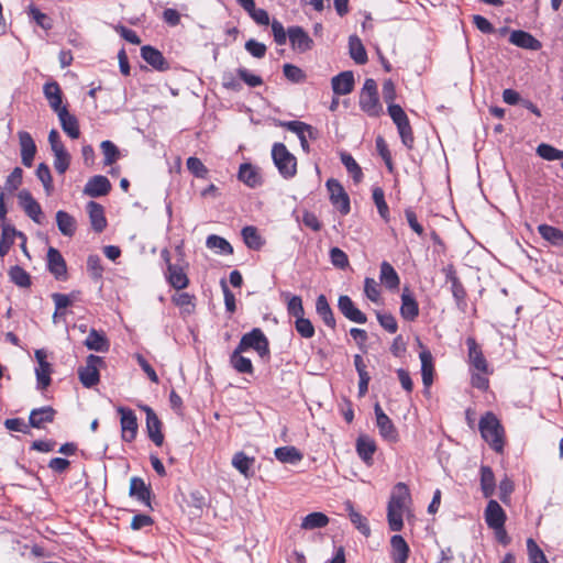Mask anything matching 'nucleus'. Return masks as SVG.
<instances>
[{
  "mask_svg": "<svg viewBox=\"0 0 563 563\" xmlns=\"http://www.w3.org/2000/svg\"><path fill=\"white\" fill-rule=\"evenodd\" d=\"M10 280L19 287L26 288L31 285V277L29 273L22 267L15 265L9 269Z\"/></svg>",
  "mask_w": 563,
  "mask_h": 563,
  "instance_id": "8fccbe9b",
  "label": "nucleus"
},
{
  "mask_svg": "<svg viewBox=\"0 0 563 563\" xmlns=\"http://www.w3.org/2000/svg\"><path fill=\"white\" fill-rule=\"evenodd\" d=\"M280 125L286 128L288 131H291L297 134L298 137L303 135L305 133H308V136L310 139L317 137V130L313 129L311 125L301 122V121H285L280 122Z\"/></svg>",
  "mask_w": 563,
  "mask_h": 563,
  "instance_id": "c03bdc74",
  "label": "nucleus"
},
{
  "mask_svg": "<svg viewBox=\"0 0 563 563\" xmlns=\"http://www.w3.org/2000/svg\"><path fill=\"white\" fill-rule=\"evenodd\" d=\"M20 207L35 223L42 224L43 211L40 203L33 198L30 191L21 190L18 195Z\"/></svg>",
  "mask_w": 563,
  "mask_h": 563,
  "instance_id": "9d476101",
  "label": "nucleus"
},
{
  "mask_svg": "<svg viewBox=\"0 0 563 563\" xmlns=\"http://www.w3.org/2000/svg\"><path fill=\"white\" fill-rule=\"evenodd\" d=\"M87 212L89 214L92 229L96 232H102L107 227L103 207L96 201H89L87 205Z\"/></svg>",
  "mask_w": 563,
  "mask_h": 563,
  "instance_id": "b1692460",
  "label": "nucleus"
},
{
  "mask_svg": "<svg viewBox=\"0 0 563 563\" xmlns=\"http://www.w3.org/2000/svg\"><path fill=\"white\" fill-rule=\"evenodd\" d=\"M338 307H339L340 311L342 312V314L350 321L356 322L360 324L366 323L367 318H366L365 313H363L358 308L355 307L354 302L352 301V299L349 296H346V295L340 296L339 300H338Z\"/></svg>",
  "mask_w": 563,
  "mask_h": 563,
  "instance_id": "f8f14e48",
  "label": "nucleus"
},
{
  "mask_svg": "<svg viewBox=\"0 0 563 563\" xmlns=\"http://www.w3.org/2000/svg\"><path fill=\"white\" fill-rule=\"evenodd\" d=\"M111 190V183L106 176L97 175L91 177L84 188V194L91 197L106 196Z\"/></svg>",
  "mask_w": 563,
  "mask_h": 563,
  "instance_id": "4468645a",
  "label": "nucleus"
},
{
  "mask_svg": "<svg viewBox=\"0 0 563 563\" xmlns=\"http://www.w3.org/2000/svg\"><path fill=\"white\" fill-rule=\"evenodd\" d=\"M527 549L530 563H549L543 551L532 539L527 540Z\"/></svg>",
  "mask_w": 563,
  "mask_h": 563,
  "instance_id": "338daca9",
  "label": "nucleus"
},
{
  "mask_svg": "<svg viewBox=\"0 0 563 563\" xmlns=\"http://www.w3.org/2000/svg\"><path fill=\"white\" fill-rule=\"evenodd\" d=\"M495 475L489 466L481 467V488L484 497L489 498L495 493Z\"/></svg>",
  "mask_w": 563,
  "mask_h": 563,
  "instance_id": "37998d69",
  "label": "nucleus"
},
{
  "mask_svg": "<svg viewBox=\"0 0 563 563\" xmlns=\"http://www.w3.org/2000/svg\"><path fill=\"white\" fill-rule=\"evenodd\" d=\"M29 15L36 22L43 30H51L53 24L51 18L41 12L36 7L31 5L29 8Z\"/></svg>",
  "mask_w": 563,
  "mask_h": 563,
  "instance_id": "69168bd1",
  "label": "nucleus"
},
{
  "mask_svg": "<svg viewBox=\"0 0 563 563\" xmlns=\"http://www.w3.org/2000/svg\"><path fill=\"white\" fill-rule=\"evenodd\" d=\"M118 412L121 416V431L122 439L126 442H131L135 439L137 433V419L132 409L119 407Z\"/></svg>",
  "mask_w": 563,
  "mask_h": 563,
  "instance_id": "1a4fd4ad",
  "label": "nucleus"
},
{
  "mask_svg": "<svg viewBox=\"0 0 563 563\" xmlns=\"http://www.w3.org/2000/svg\"><path fill=\"white\" fill-rule=\"evenodd\" d=\"M52 299L55 303V312L53 314V321L57 322V318L63 316V310L69 307L76 299H77V292L71 294H60V292H54L52 295Z\"/></svg>",
  "mask_w": 563,
  "mask_h": 563,
  "instance_id": "72a5a7b5",
  "label": "nucleus"
},
{
  "mask_svg": "<svg viewBox=\"0 0 563 563\" xmlns=\"http://www.w3.org/2000/svg\"><path fill=\"white\" fill-rule=\"evenodd\" d=\"M411 496L405 483L394 486L387 505V521L391 531L398 532L404 527V515L409 510Z\"/></svg>",
  "mask_w": 563,
  "mask_h": 563,
  "instance_id": "f257e3e1",
  "label": "nucleus"
},
{
  "mask_svg": "<svg viewBox=\"0 0 563 563\" xmlns=\"http://www.w3.org/2000/svg\"><path fill=\"white\" fill-rule=\"evenodd\" d=\"M274 455L279 462L292 465L298 464L303 459L302 453L291 445L275 449Z\"/></svg>",
  "mask_w": 563,
  "mask_h": 563,
  "instance_id": "7c9ffc66",
  "label": "nucleus"
},
{
  "mask_svg": "<svg viewBox=\"0 0 563 563\" xmlns=\"http://www.w3.org/2000/svg\"><path fill=\"white\" fill-rule=\"evenodd\" d=\"M388 114L397 128L409 123V119L404 109L396 103L388 104Z\"/></svg>",
  "mask_w": 563,
  "mask_h": 563,
  "instance_id": "680f3d73",
  "label": "nucleus"
},
{
  "mask_svg": "<svg viewBox=\"0 0 563 563\" xmlns=\"http://www.w3.org/2000/svg\"><path fill=\"white\" fill-rule=\"evenodd\" d=\"M341 162L345 166L346 170L352 176L353 180L357 184L363 178V173L360 167V165L356 163V161L352 157L349 153H341Z\"/></svg>",
  "mask_w": 563,
  "mask_h": 563,
  "instance_id": "09e8293b",
  "label": "nucleus"
},
{
  "mask_svg": "<svg viewBox=\"0 0 563 563\" xmlns=\"http://www.w3.org/2000/svg\"><path fill=\"white\" fill-rule=\"evenodd\" d=\"M349 49L352 59L358 64L364 65L367 62V53L362 41L356 35H351L349 38Z\"/></svg>",
  "mask_w": 563,
  "mask_h": 563,
  "instance_id": "79ce46f5",
  "label": "nucleus"
},
{
  "mask_svg": "<svg viewBox=\"0 0 563 563\" xmlns=\"http://www.w3.org/2000/svg\"><path fill=\"white\" fill-rule=\"evenodd\" d=\"M287 300V311L290 316L298 318L305 314L302 299L300 296L286 292L283 295Z\"/></svg>",
  "mask_w": 563,
  "mask_h": 563,
  "instance_id": "3c124183",
  "label": "nucleus"
},
{
  "mask_svg": "<svg viewBox=\"0 0 563 563\" xmlns=\"http://www.w3.org/2000/svg\"><path fill=\"white\" fill-rule=\"evenodd\" d=\"M141 55L143 59L155 69L165 70L167 68L166 59L158 49L150 45H145L141 48Z\"/></svg>",
  "mask_w": 563,
  "mask_h": 563,
  "instance_id": "c85d7f7f",
  "label": "nucleus"
},
{
  "mask_svg": "<svg viewBox=\"0 0 563 563\" xmlns=\"http://www.w3.org/2000/svg\"><path fill=\"white\" fill-rule=\"evenodd\" d=\"M537 154L545 161H558L563 159V151L555 148L554 146L541 143L537 147Z\"/></svg>",
  "mask_w": 563,
  "mask_h": 563,
  "instance_id": "864d4df0",
  "label": "nucleus"
},
{
  "mask_svg": "<svg viewBox=\"0 0 563 563\" xmlns=\"http://www.w3.org/2000/svg\"><path fill=\"white\" fill-rule=\"evenodd\" d=\"M466 344L468 347V358L471 365L478 372L487 373V361L484 357L483 352L478 344L476 343L475 339L468 338L466 340Z\"/></svg>",
  "mask_w": 563,
  "mask_h": 563,
  "instance_id": "4be33fe9",
  "label": "nucleus"
},
{
  "mask_svg": "<svg viewBox=\"0 0 563 563\" xmlns=\"http://www.w3.org/2000/svg\"><path fill=\"white\" fill-rule=\"evenodd\" d=\"M376 451V444L374 440L366 435H361L356 440V452L362 461H364L367 465H371L373 462V455Z\"/></svg>",
  "mask_w": 563,
  "mask_h": 563,
  "instance_id": "cd10ccee",
  "label": "nucleus"
},
{
  "mask_svg": "<svg viewBox=\"0 0 563 563\" xmlns=\"http://www.w3.org/2000/svg\"><path fill=\"white\" fill-rule=\"evenodd\" d=\"M56 223L60 233L65 236H73L76 232V220L66 211L56 212Z\"/></svg>",
  "mask_w": 563,
  "mask_h": 563,
  "instance_id": "f704fd0d",
  "label": "nucleus"
},
{
  "mask_svg": "<svg viewBox=\"0 0 563 563\" xmlns=\"http://www.w3.org/2000/svg\"><path fill=\"white\" fill-rule=\"evenodd\" d=\"M380 283L388 289H396L399 286V276L395 268L386 261L380 264Z\"/></svg>",
  "mask_w": 563,
  "mask_h": 563,
  "instance_id": "ea45409f",
  "label": "nucleus"
},
{
  "mask_svg": "<svg viewBox=\"0 0 563 563\" xmlns=\"http://www.w3.org/2000/svg\"><path fill=\"white\" fill-rule=\"evenodd\" d=\"M19 143L21 148V159L23 165L31 167L36 153V145L32 135L26 131H20L18 133Z\"/></svg>",
  "mask_w": 563,
  "mask_h": 563,
  "instance_id": "dca6fc26",
  "label": "nucleus"
},
{
  "mask_svg": "<svg viewBox=\"0 0 563 563\" xmlns=\"http://www.w3.org/2000/svg\"><path fill=\"white\" fill-rule=\"evenodd\" d=\"M57 117L59 119L63 131L70 139H78L80 136L78 120L75 115L70 114L67 109H62Z\"/></svg>",
  "mask_w": 563,
  "mask_h": 563,
  "instance_id": "bb28decb",
  "label": "nucleus"
},
{
  "mask_svg": "<svg viewBox=\"0 0 563 563\" xmlns=\"http://www.w3.org/2000/svg\"><path fill=\"white\" fill-rule=\"evenodd\" d=\"M253 459L249 457L244 452H238L233 455L232 465L244 476H249V471L253 463Z\"/></svg>",
  "mask_w": 563,
  "mask_h": 563,
  "instance_id": "13d9d810",
  "label": "nucleus"
},
{
  "mask_svg": "<svg viewBox=\"0 0 563 563\" xmlns=\"http://www.w3.org/2000/svg\"><path fill=\"white\" fill-rule=\"evenodd\" d=\"M173 302L178 306L183 312L191 313L195 310V297L188 292H180L173 296Z\"/></svg>",
  "mask_w": 563,
  "mask_h": 563,
  "instance_id": "6e6d98bb",
  "label": "nucleus"
},
{
  "mask_svg": "<svg viewBox=\"0 0 563 563\" xmlns=\"http://www.w3.org/2000/svg\"><path fill=\"white\" fill-rule=\"evenodd\" d=\"M146 412V429L148 438L157 445L161 446L164 441V435L161 431L162 423L156 413L150 407H145Z\"/></svg>",
  "mask_w": 563,
  "mask_h": 563,
  "instance_id": "6ab92c4d",
  "label": "nucleus"
},
{
  "mask_svg": "<svg viewBox=\"0 0 563 563\" xmlns=\"http://www.w3.org/2000/svg\"><path fill=\"white\" fill-rule=\"evenodd\" d=\"M0 257L5 256L14 243L15 236L24 238V233L18 231L13 225L1 223Z\"/></svg>",
  "mask_w": 563,
  "mask_h": 563,
  "instance_id": "aec40b11",
  "label": "nucleus"
},
{
  "mask_svg": "<svg viewBox=\"0 0 563 563\" xmlns=\"http://www.w3.org/2000/svg\"><path fill=\"white\" fill-rule=\"evenodd\" d=\"M375 416H376V424L379 430V434L384 438V440L395 443L398 440V432L395 428L390 418L383 411L379 404H376L374 407Z\"/></svg>",
  "mask_w": 563,
  "mask_h": 563,
  "instance_id": "6e6552de",
  "label": "nucleus"
},
{
  "mask_svg": "<svg viewBox=\"0 0 563 563\" xmlns=\"http://www.w3.org/2000/svg\"><path fill=\"white\" fill-rule=\"evenodd\" d=\"M390 548V556L395 563H407L410 549L401 536L395 534L391 537Z\"/></svg>",
  "mask_w": 563,
  "mask_h": 563,
  "instance_id": "412c9836",
  "label": "nucleus"
},
{
  "mask_svg": "<svg viewBox=\"0 0 563 563\" xmlns=\"http://www.w3.org/2000/svg\"><path fill=\"white\" fill-rule=\"evenodd\" d=\"M55 410L52 407L34 409L30 413V424L33 428H42L45 422L54 420Z\"/></svg>",
  "mask_w": 563,
  "mask_h": 563,
  "instance_id": "c9c22d12",
  "label": "nucleus"
},
{
  "mask_svg": "<svg viewBox=\"0 0 563 563\" xmlns=\"http://www.w3.org/2000/svg\"><path fill=\"white\" fill-rule=\"evenodd\" d=\"M84 344L88 350L96 352H107L110 347L107 338L95 329L89 332Z\"/></svg>",
  "mask_w": 563,
  "mask_h": 563,
  "instance_id": "473e14b6",
  "label": "nucleus"
},
{
  "mask_svg": "<svg viewBox=\"0 0 563 563\" xmlns=\"http://www.w3.org/2000/svg\"><path fill=\"white\" fill-rule=\"evenodd\" d=\"M100 148L104 155L103 163L106 166H111L118 161L120 152L114 143L111 141H103L100 144Z\"/></svg>",
  "mask_w": 563,
  "mask_h": 563,
  "instance_id": "4d7b16f0",
  "label": "nucleus"
},
{
  "mask_svg": "<svg viewBox=\"0 0 563 563\" xmlns=\"http://www.w3.org/2000/svg\"><path fill=\"white\" fill-rule=\"evenodd\" d=\"M240 351H246L253 349L257 352L261 357H265L269 354L268 340L258 328L253 329L251 332L245 333L236 346Z\"/></svg>",
  "mask_w": 563,
  "mask_h": 563,
  "instance_id": "39448f33",
  "label": "nucleus"
},
{
  "mask_svg": "<svg viewBox=\"0 0 563 563\" xmlns=\"http://www.w3.org/2000/svg\"><path fill=\"white\" fill-rule=\"evenodd\" d=\"M70 164V155L67 150L54 152V168L58 174H64Z\"/></svg>",
  "mask_w": 563,
  "mask_h": 563,
  "instance_id": "e2e57ef3",
  "label": "nucleus"
},
{
  "mask_svg": "<svg viewBox=\"0 0 563 563\" xmlns=\"http://www.w3.org/2000/svg\"><path fill=\"white\" fill-rule=\"evenodd\" d=\"M238 176L242 183L251 188L261 185V176L257 169L250 163L241 164Z\"/></svg>",
  "mask_w": 563,
  "mask_h": 563,
  "instance_id": "2f4dec72",
  "label": "nucleus"
},
{
  "mask_svg": "<svg viewBox=\"0 0 563 563\" xmlns=\"http://www.w3.org/2000/svg\"><path fill=\"white\" fill-rule=\"evenodd\" d=\"M349 517L351 522L355 526V528L364 536H369L371 528L368 526L367 519L362 516L360 512L353 509L352 506H349Z\"/></svg>",
  "mask_w": 563,
  "mask_h": 563,
  "instance_id": "5fc2aeb1",
  "label": "nucleus"
},
{
  "mask_svg": "<svg viewBox=\"0 0 563 563\" xmlns=\"http://www.w3.org/2000/svg\"><path fill=\"white\" fill-rule=\"evenodd\" d=\"M400 314L408 321H413L419 314L418 302L407 288L401 294Z\"/></svg>",
  "mask_w": 563,
  "mask_h": 563,
  "instance_id": "393cba45",
  "label": "nucleus"
},
{
  "mask_svg": "<svg viewBox=\"0 0 563 563\" xmlns=\"http://www.w3.org/2000/svg\"><path fill=\"white\" fill-rule=\"evenodd\" d=\"M130 496L142 504L150 506L151 489L140 477H132L130 481Z\"/></svg>",
  "mask_w": 563,
  "mask_h": 563,
  "instance_id": "c756f323",
  "label": "nucleus"
},
{
  "mask_svg": "<svg viewBox=\"0 0 563 563\" xmlns=\"http://www.w3.org/2000/svg\"><path fill=\"white\" fill-rule=\"evenodd\" d=\"M316 311L328 327L332 329L335 327V319L332 309L324 295L318 296L316 301Z\"/></svg>",
  "mask_w": 563,
  "mask_h": 563,
  "instance_id": "a19ab883",
  "label": "nucleus"
},
{
  "mask_svg": "<svg viewBox=\"0 0 563 563\" xmlns=\"http://www.w3.org/2000/svg\"><path fill=\"white\" fill-rule=\"evenodd\" d=\"M484 518L488 528L492 529L505 526L507 516L501 506L495 499H490L485 508Z\"/></svg>",
  "mask_w": 563,
  "mask_h": 563,
  "instance_id": "ddd939ff",
  "label": "nucleus"
},
{
  "mask_svg": "<svg viewBox=\"0 0 563 563\" xmlns=\"http://www.w3.org/2000/svg\"><path fill=\"white\" fill-rule=\"evenodd\" d=\"M328 522L329 518L324 514L311 512L302 519L301 528L305 530H313L325 527Z\"/></svg>",
  "mask_w": 563,
  "mask_h": 563,
  "instance_id": "49530a36",
  "label": "nucleus"
},
{
  "mask_svg": "<svg viewBox=\"0 0 563 563\" xmlns=\"http://www.w3.org/2000/svg\"><path fill=\"white\" fill-rule=\"evenodd\" d=\"M373 200L378 210L379 216L385 220H389V208L385 201V194L380 187L373 189Z\"/></svg>",
  "mask_w": 563,
  "mask_h": 563,
  "instance_id": "603ef678",
  "label": "nucleus"
},
{
  "mask_svg": "<svg viewBox=\"0 0 563 563\" xmlns=\"http://www.w3.org/2000/svg\"><path fill=\"white\" fill-rule=\"evenodd\" d=\"M37 386L40 389H45L51 384V364L48 362H41L35 369Z\"/></svg>",
  "mask_w": 563,
  "mask_h": 563,
  "instance_id": "bf43d9fd",
  "label": "nucleus"
},
{
  "mask_svg": "<svg viewBox=\"0 0 563 563\" xmlns=\"http://www.w3.org/2000/svg\"><path fill=\"white\" fill-rule=\"evenodd\" d=\"M206 245L208 249L217 250L220 254L230 255L233 253L231 244L225 239L216 234L207 238Z\"/></svg>",
  "mask_w": 563,
  "mask_h": 563,
  "instance_id": "de8ad7c7",
  "label": "nucleus"
},
{
  "mask_svg": "<svg viewBox=\"0 0 563 563\" xmlns=\"http://www.w3.org/2000/svg\"><path fill=\"white\" fill-rule=\"evenodd\" d=\"M295 328L297 332L305 339H310L314 335L313 324L303 316L296 318Z\"/></svg>",
  "mask_w": 563,
  "mask_h": 563,
  "instance_id": "0e129e2a",
  "label": "nucleus"
},
{
  "mask_svg": "<svg viewBox=\"0 0 563 563\" xmlns=\"http://www.w3.org/2000/svg\"><path fill=\"white\" fill-rule=\"evenodd\" d=\"M422 383L426 387L433 382V357L430 351L423 350L420 355Z\"/></svg>",
  "mask_w": 563,
  "mask_h": 563,
  "instance_id": "4c0bfd02",
  "label": "nucleus"
},
{
  "mask_svg": "<svg viewBox=\"0 0 563 563\" xmlns=\"http://www.w3.org/2000/svg\"><path fill=\"white\" fill-rule=\"evenodd\" d=\"M272 157L280 175L285 178H291L297 173V159L287 150L285 144L275 143L272 148Z\"/></svg>",
  "mask_w": 563,
  "mask_h": 563,
  "instance_id": "7ed1b4c3",
  "label": "nucleus"
},
{
  "mask_svg": "<svg viewBox=\"0 0 563 563\" xmlns=\"http://www.w3.org/2000/svg\"><path fill=\"white\" fill-rule=\"evenodd\" d=\"M43 92L49 107L56 114L60 113L62 109H67L63 106V93L56 81L46 82L43 87Z\"/></svg>",
  "mask_w": 563,
  "mask_h": 563,
  "instance_id": "f3484780",
  "label": "nucleus"
},
{
  "mask_svg": "<svg viewBox=\"0 0 563 563\" xmlns=\"http://www.w3.org/2000/svg\"><path fill=\"white\" fill-rule=\"evenodd\" d=\"M242 236L249 249L260 250L264 245V240L255 227L249 225L243 228Z\"/></svg>",
  "mask_w": 563,
  "mask_h": 563,
  "instance_id": "a18cd8bd",
  "label": "nucleus"
},
{
  "mask_svg": "<svg viewBox=\"0 0 563 563\" xmlns=\"http://www.w3.org/2000/svg\"><path fill=\"white\" fill-rule=\"evenodd\" d=\"M478 428L482 438L489 446L496 452H501L505 444V431L496 415L490 411L486 412L482 416Z\"/></svg>",
  "mask_w": 563,
  "mask_h": 563,
  "instance_id": "f03ea898",
  "label": "nucleus"
},
{
  "mask_svg": "<svg viewBox=\"0 0 563 563\" xmlns=\"http://www.w3.org/2000/svg\"><path fill=\"white\" fill-rule=\"evenodd\" d=\"M354 75L352 71H342L331 79L332 90L338 96L349 95L354 89Z\"/></svg>",
  "mask_w": 563,
  "mask_h": 563,
  "instance_id": "a211bd4d",
  "label": "nucleus"
},
{
  "mask_svg": "<svg viewBox=\"0 0 563 563\" xmlns=\"http://www.w3.org/2000/svg\"><path fill=\"white\" fill-rule=\"evenodd\" d=\"M102 364V357L93 354L87 356L86 365L78 369L79 379L85 387L91 388L99 383V367Z\"/></svg>",
  "mask_w": 563,
  "mask_h": 563,
  "instance_id": "423d86ee",
  "label": "nucleus"
},
{
  "mask_svg": "<svg viewBox=\"0 0 563 563\" xmlns=\"http://www.w3.org/2000/svg\"><path fill=\"white\" fill-rule=\"evenodd\" d=\"M539 234L553 246L563 247V231L549 224L538 227Z\"/></svg>",
  "mask_w": 563,
  "mask_h": 563,
  "instance_id": "58836bf2",
  "label": "nucleus"
},
{
  "mask_svg": "<svg viewBox=\"0 0 563 563\" xmlns=\"http://www.w3.org/2000/svg\"><path fill=\"white\" fill-rule=\"evenodd\" d=\"M243 352L235 347L230 356V364L238 373L253 374V364L249 357L242 355Z\"/></svg>",
  "mask_w": 563,
  "mask_h": 563,
  "instance_id": "e433bc0d",
  "label": "nucleus"
},
{
  "mask_svg": "<svg viewBox=\"0 0 563 563\" xmlns=\"http://www.w3.org/2000/svg\"><path fill=\"white\" fill-rule=\"evenodd\" d=\"M36 176L44 186L45 192L51 195L53 191V179L51 170L45 163H41L36 169Z\"/></svg>",
  "mask_w": 563,
  "mask_h": 563,
  "instance_id": "052dcab7",
  "label": "nucleus"
},
{
  "mask_svg": "<svg viewBox=\"0 0 563 563\" xmlns=\"http://www.w3.org/2000/svg\"><path fill=\"white\" fill-rule=\"evenodd\" d=\"M165 276L169 285L177 290L186 288L189 284V279L186 273L184 272L183 267L176 264H169L165 273Z\"/></svg>",
  "mask_w": 563,
  "mask_h": 563,
  "instance_id": "a878e982",
  "label": "nucleus"
},
{
  "mask_svg": "<svg viewBox=\"0 0 563 563\" xmlns=\"http://www.w3.org/2000/svg\"><path fill=\"white\" fill-rule=\"evenodd\" d=\"M509 42L518 47L538 51L541 48V42L538 41L530 33L525 31H512L509 37Z\"/></svg>",
  "mask_w": 563,
  "mask_h": 563,
  "instance_id": "5701e85b",
  "label": "nucleus"
},
{
  "mask_svg": "<svg viewBox=\"0 0 563 563\" xmlns=\"http://www.w3.org/2000/svg\"><path fill=\"white\" fill-rule=\"evenodd\" d=\"M376 317L380 327H383L386 331H388L389 333L397 332L398 324L395 317L391 313L377 311Z\"/></svg>",
  "mask_w": 563,
  "mask_h": 563,
  "instance_id": "774afa93",
  "label": "nucleus"
},
{
  "mask_svg": "<svg viewBox=\"0 0 563 563\" xmlns=\"http://www.w3.org/2000/svg\"><path fill=\"white\" fill-rule=\"evenodd\" d=\"M288 37L295 51L305 53L312 48L313 41L301 26H290Z\"/></svg>",
  "mask_w": 563,
  "mask_h": 563,
  "instance_id": "9b49d317",
  "label": "nucleus"
},
{
  "mask_svg": "<svg viewBox=\"0 0 563 563\" xmlns=\"http://www.w3.org/2000/svg\"><path fill=\"white\" fill-rule=\"evenodd\" d=\"M327 188L330 194V200L342 214H347L351 210L350 198L339 180L330 178L327 181Z\"/></svg>",
  "mask_w": 563,
  "mask_h": 563,
  "instance_id": "0eeeda50",
  "label": "nucleus"
},
{
  "mask_svg": "<svg viewBox=\"0 0 563 563\" xmlns=\"http://www.w3.org/2000/svg\"><path fill=\"white\" fill-rule=\"evenodd\" d=\"M47 268L56 279H64L66 277V262L60 252L55 247H49L47 251Z\"/></svg>",
  "mask_w": 563,
  "mask_h": 563,
  "instance_id": "2eb2a0df",
  "label": "nucleus"
},
{
  "mask_svg": "<svg viewBox=\"0 0 563 563\" xmlns=\"http://www.w3.org/2000/svg\"><path fill=\"white\" fill-rule=\"evenodd\" d=\"M360 107L369 117H378L382 113L377 85L372 78H367L360 93Z\"/></svg>",
  "mask_w": 563,
  "mask_h": 563,
  "instance_id": "20e7f679",
  "label": "nucleus"
}]
</instances>
